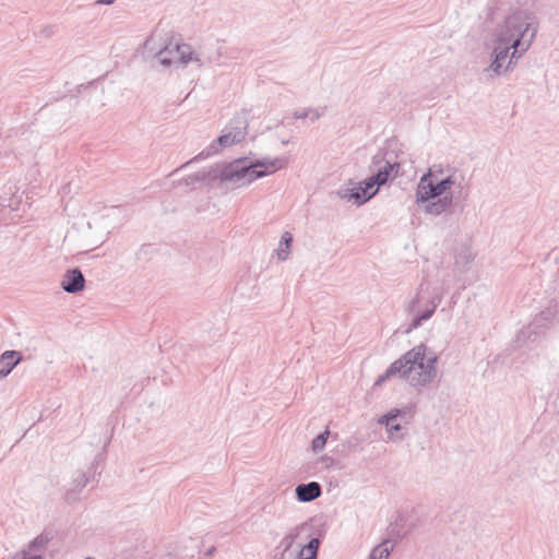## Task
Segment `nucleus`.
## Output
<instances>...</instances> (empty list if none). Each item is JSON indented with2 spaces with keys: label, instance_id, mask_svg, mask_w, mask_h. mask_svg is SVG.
<instances>
[{
  "label": "nucleus",
  "instance_id": "obj_1",
  "mask_svg": "<svg viewBox=\"0 0 559 559\" xmlns=\"http://www.w3.org/2000/svg\"><path fill=\"white\" fill-rule=\"evenodd\" d=\"M288 163L286 157L262 158L255 162H248L247 157L235 159L225 165H214L207 170H202L204 179L202 183L212 185L216 181L231 182L240 186L251 183L258 178H262L278 169L284 168Z\"/></svg>",
  "mask_w": 559,
  "mask_h": 559
},
{
  "label": "nucleus",
  "instance_id": "obj_2",
  "mask_svg": "<svg viewBox=\"0 0 559 559\" xmlns=\"http://www.w3.org/2000/svg\"><path fill=\"white\" fill-rule=\"evenodd\" d=\"M438 356L419 344L392 362L383 374L374 382L381 385L388 379L399 376L412 386H427L437 377Z\"/></svg>",
  "mask_w": 559,
  "mask_h": 559
},
{
  "label": "nucleus",
  "instance_id": "obj_3",
  "mask_svg": "<svg viewBox=\"0 0 559 559\" xmlns=\"http://www.w3.org/2000/svg\"><path fill=\"white\" fill-rule=\"evenodd\" d=\"M539 23L533 12L516 11L508 15L497 35V44L510 45L515 51H527L534 43Z\"/></svg>",
  "mask_w": 559,
  "mask_h": 559
},
{
  "label": "nucleus",
  "instance_id": "obj_4",
  "mask_svg": "<svg viewBox=\"0 0 559 559\" xmlns=\"http://www.w3.org/2000/svg\"><path fill=\"white\" fill-rule=\"evenodd\" d=\"M144 50L154 53V57L163 67H170L171 64H181L185 67L189 62H195L198 67H203L205 63L200 53L193 51L188 44L173 43V40H169L157 49L154 35L145 39Z\"/></svg>",
  "mask_w": 559,
  "mask_h": 559
},
{
  "label": "nucleus",
  "instance_id": "obj_5",
  "mask_svg": "<svg viewBox=\"0 0 559 559\" xmlns=\"http://www.w3.org/2000/svg\"><path fill=\"white\" fill-rule=\"evenodd\" d=\"M430 176L431 173L429 170L420 178L416 190V203H426L429 200H435L449 194V190L455 185L453 176H448L437 183L432 182Z\"/></svg>",
  "mask_w": 559,
  "mask_h": 559
},
{
  "label": "nucleus",
  "instance_id": "obj_6",
  "mask_svg": "<svg viewBox=\"0 0 559 559\" xmlns=\"http://www.w3.org/2000/svg\"><path fill=\"white\" fill-rule=\"evenodd\" d=\"M370 168L373 170L372 181L383 186L397 177L401 165L389 159L388 152L380 151L372 157Z\"/></svg>",
  "mask_w": 559,
  "mask_h": 559
},
{
  "label": "nucleus",
  "instance_id": "obj_7",
  "mask_svg": "<svg viewBox=\"0 0 559 559\" xmlns=\"http://www.w3.org/2000/svg\"><path fill=\"white\" fill-rule=\"evenodd\" d=\"M61 287L69 294L82 292L85 287V277L81 270L78 267L68 270L63 275Z\"/></svg>",
  "mask_w": 559,
  "mask_h": 559
},
{
  "label": "nucleus",
  "instance_id": "obj_8",
  "mask_svg": "<svg viewBox=\"0 0 559 559\" xmlns=\"http://www.w3.org/2000/svg\"><path fill=\"white\" fill-rule=\"evenodd\" d=\"M360 186H362V193L358 194L357 192L354 193H344V198H347L349 200H354L356 204L361 205L369 201L378 191V188L381 187L379 182L372 181V176L365 179Z\"/></svg>",
  "mask_w": 559,
  "mask_h": 559
},
{
  "label": "nucleus",
  "instance_id": "obj_9",
  "mask_svg": "<svg viewBox=\"0 0 559 559\" xmlns=\"http://www.w3.org/2000/svg\"><path fill=\"white\" fill-rule=\"evenodd\" d=\"M510 49H512L510 45L498 44L495 46L491 52L492 59L488 70H491L496 75L506 73L507 71H503V62L509 57Z\"/></svg>",
  "mask_w": 559,
  "mask_h": 559
},
{
  "label": "nucleus",
  "instance_id": "obj_10",
  "mask_svg": "<svg viewBox=\"0 0 559 559\" xmlns=\"http://www.w3.org/2000/svg\"><path fill=\"white\" fill-rule=\"evenodd\" d=\"M296 498L300 502H311L322 495L321 485L317 481L300 484L295 489Z\"/></svg>",
  "mask_w": 559,
  "mask_h": 559
},
{
  "label": "nucleus",
  "instance_id": "obj_11",
  "mask_svg": "<svg viewBox=\"0 0 559 559\" xmlns=\"http://www.w3.org/2000/svg\"><path fill=\"white\" fill-rule=\"evenodd\" d=\"M424 204V212L429 215L438 216L447 212L453 204V194L449 193L433 201H428Z\"/></svg>",
  "mask_w": 559,
  "mask_h": 559
},
{
  "label": "nucleus",
  "instance_id": "obj_12",
  "mask_svg": "<svg viewBox=\"0 0 559 559\" xmlns=\"http://www.w3.org/2000/svg\"><path fill=\"white\" fill-rule=\"evenodd\" d=\"M22 359L20 352L5 350L0 356V379L8 377Z\"/></svg>",
  "mask_w": 559,
  "mask_h": 559
},
{
  "label": "nucleus",
  "instance_id": "obj_13",
  "mask_svg": "<svg viewBox=\"0 0 559 559\" xmlns=\"http://www.w3.org/2000/svg\"><path fill=\"white\" fill-rule=\"evenodd\" d=\"M441 299H442V297L439 295L432 297V299L430 300V307L427 308L421 313L414 317V319L412 320L409 325L406 328L405 333L412 332L413 330L419 328L424 321H427L428 319H430L432 317V314L435 313L438 305L441 302Z\"/></svg>",
  "mask_w": 559,
  "mask_h": 559
},
{
  "label": "nucleus",
  "instance_id": "obj_14",
  "mask_svg": "<svg viewBox=\"0 0 559 559\" xmlns=\"http://www.w3.org/2000/svg\"><path fill=\"white\" fill-rule=\"evenodd\" d=\"M403 414H405L404 411L395 408L390 411L379 419L380 424L386 426V430L391 438H394L395 433L402 429V426L395 423V419Z\"/></svg>",
  "mask_w": 559,
  "mask_h": 559
},
{
  "label": "nucleus",
  "instance_id": "obj_15",
  "mask_svg": "<svg viewBox=\"0 0 559 559\" xmlns=\"http://www.w3.org/2000/svg\"><path fill=\"white\" fill-rule=\"evenodd\" d=\"M246 126L245 127H236L234 132H227L218 136L217 143L223 146H230L233 144H237L241 142L246 136Z\"/></svg>",
  "mask_w": 559,
  "mask_h": 559
},
{
  "label": "nucleus",
  "instance_id": "obj_16",
  "mask_svg": "<svg viewBox=\"0 0 559 559\" xmlns=\"http://www.w3.org/2000/svg\"><path fill=\"white\" fill-rule=\"evenodd\" d=\"M455 265L465 269L475 259V252L469 246H461L455 253Z\"/></svg>",
  "mask_w": 559,
  "mask_h": 559
},
{
  "label": "nucleus",
  "instance_id": "obj_17",
  "mask_svg": "<svg viewBox=\"0 0 559 559\" xmlns=\"http://www.w3.org/2000/svg\"><path fill=\"white\" fill-rule=\"evenodd\" d=\"M53 538L51 532L44 531L38 536H36L33 540H31L27 545L28 551H39L44 550L49 542Z\"/></svg>",
  "mask_w": 559,
  "mask_h": 559
},
{
  "label": "nucleus",
  "instance_id": "obj_18",
  "mask_svg": "<svg viewBox=\"0 0 559 559\" xmlns=\"http://www.w3.org/2000/svg\"><path fill=\"white\" fill-rule=\"evenodd\" d=\"M319 547V538H311L308 544L298 551L296 559H317Z\"/></svg>",
  "mask_w": 559,
  "mask_h": 559
},
{
  "label": "nucleus",
  "instance_id": "obj_19",
  "mask_svg": "<svg viewBox=\"0 0 559 559\" xmlns=\"http://www.w3.org/2000/svg\"><path fill=\"white\" fill-rule=\"evenodd\" d=\"M393 548L394 544L390 539H384L371 550L368 559H388Z\"/></svg>",
  "mask_w": 559,
  "mask_h": 559
},
{
  "label": "nucleus",
  "instance_id": "obj_20",
  "mask_svg": "<svg viewBox=\"0 0 559 559\" xmlns=\"http://www.w3.org/2000/svg\"><path fill=\"white\" fill-rule=\"evenodd\" d=\"M326 106H323L321 108H307L301 111L297 110L293 114L295 119H306L309 118L311 122L317 121L320 119L326 111Z\"/></svg>",
  "mask_w": 559,
  "mask_h": 559
},
{
  "label": "nucleus",
  "instance_id": "obj_21",
  "mask_svg": "<svg viewBox=\"0 0 559 559\" xmlns=\"http://www.w3.org/2000/svg\"><path fill=\"white\" fill-rule=\"evenodd\" d=\"M293 243V235L289 231H285L280 241V250L277 251V258L281 261L287 260L289 255V249Z\"/></svg>",
  "mask_w": 559,
  "mask_h": 559
},
{
  "label": "nucleus",
  "instance_id": "obj_22",
  "mask_svg": "<svg viewBox=\"0 0 559 559\" xmlns=\"http://www.w3.org/2000/svg\"><path fill=\"white\" fill-rule=\"evenodd\" d=\"M88 483V477L82 471H78L75 476L72 479V488L67 492V499L71 500V495L73 492H79L82 488H84Z\"/></svg>",
  "mask_w": 559,
  "mask_h": 559
},
{
  "label": "nucleus",
  "instance_id": "obj_23",
  "mask_svg": "<svg viewBox=\"0 0 559 559\" xmlns=\"http://www.w3.org/2000/svg\"><path fill=\"white\" fill-rule=\"evenodd\" d=\"M302 526L293 528L280 543L277 549H282L281 558L293 547L295 539L299 536V531Z\"/></svg>",
  "mask_w": 559,
  "mask_h": 559
},
{
  "label": "nucleus",
  "instance_id": "obj_24",
  "mask_svg": "<svg viewBox=\"0 0 559 559\" xmlns=\"http://www.w3.org/2000/svg\"><path fill=\"white\" fill-rule=\"evenodd\" d=\"M330 430L326 428L323 432L319 433L311 442V449L313 452L321 451L328 441Z\"/></svg>",
  "mask_w": 559,
  "mask_h": 559
},
{
  "label": "nucleus",
  "instance_id": "obj_25",
  "mask_svg": "<svg viewBox=\"0 0 559 559\" xmlns=\"http://www.w3.org/2000/svg\"><path fill=\"white\" fill-rule=\"evenodd\" d=\"M156 251L153 245L151 243H144L140 247L136 258L138 260H148L151 259L152 254Z\"/></svg>",
  "mask_w": 559,
  "mask_h": 559
},
{
  "label": "nucleus",
  "instance_id": "obj_26",
  "mask_svg": "<svg viewBox=\"0 0 559 559\" xmlns=\"http://www.w3.org/2000/svg\"><path fill=\"white\" fill-rule=\"evenodd\" d=\"M526 51H515V49H512V52H509V61L508 64L504 67L503 71H510L513 69V67L516 64L518 60L525 53Z\"/></svg>",
  "mask_w": 559,
  "mask_h": 559
},
{
  "label": "nucleus",
  "instance_id": "obj_27",
  "mask_svg": "<svg viewBox=\"0 0 559 559\" xmlns=\"http://www.w3.org/2000/svg\"><path fill=\"white\" fill-rule=\"evenodd\" d=\"M202 179H204L203 175L201 174V171H198L195 174H192V175H189L187 176L182 182L186 185V186H193L195 183H202Z\"/></svg>",
  "mask_w": 559,
  "mask_h": 559
},
{
  "label": "nucleus",
  "instance_id": "obj_28",
  "mask_svg": "<svg viewBox=\"0 0 559 559\" xmlns=\"http://www.w3.org/2000/svg\"><path fill=\"white\" fill-rule=\"evenodd\" d=\"M210 154H211L210 152H207L206 154H204V152H201L200 154L194 156L192 159H190L187 163H185L180 168H183V167L188 166L189 164H191L193 162L201 160V159L205 158L206 156H209Z\"/></svg>",
  "mask_w": 559,
  "mask_h": 559
},
{
  "label": "nucleus",
  "instance_id": "obj_29",
  "mask_svg": "<svg viewBox=\"0 0 559 559\" xmlns=\"http://www.w3.org/2000/svg\"><path fill=\"white\" fill-rule=\"evenodd\" d=\"M418 302H419V297H418V295H416V297H415V298H413V299L409 301V304H408V306H407V311H408V312H414Z\"/></svg>",
  "mask_w": 559,
  "mask_h": 559
},
{
  "label": "nucleus",
  "instance_id": "obj_30",
  "mask_svg": "<svg viewBox=\"0 0 559 559\" xmlns=\"http://www.w3.org/2000/svg\"><path fill=\"white\" fill-rule=\"evenodd\" d=\"M354 192H357L358 194H361L362 193V186H360V183H359L358 187H355L353 189H347L345 193H354Z\"/></svg>",
  "mask_w": 559,
  "mask_h": 559
},
{
  "label": "nucleus",
  "instance_id": "obj_31",
  "mask_svg": "<svg viewBox=\"0 0 559 559\" xmlns=\"http://www.w3.org/2000/svg\"><path fill=\"white\" fill-rule=\"evenodd\" d=\"M321 461L324 462L326 464V466H329V465L334 463V460L331 456H328V455H323L321 457Z\"/></svg>",
  "mask_w": 559,
  "mask_h": 559
},
{
  "label": "nucleus",
  "instance_id": "obj_32",
  "mask_svg": "<svg viewBox=\"0 0 559 559\" xmlns=\"http://www.w3.org/2000/svg\"><path fill=\"white\" fill-rule=\"evenodd\" d=\"M116 0H97L95 4H105V5H111L115 3Z\"/></svg>",
  "mask_w": 559,
  "mask_h": 559
},
{
  "label": "nucleus",
  "instance_id": "obj_33",
  "mask_svg": "<svg viewBox=\"0 0 559 559\" xmlns=\"http://www.w3.org/2000/svg\"><path fill=\"white\" fill-rule=\"evenodd\" d=\"M214 552H215V547L213 546L206 550L205 556L211 557V556H213Z\"/></svg>",
  "mask_w": 559,
  "mask_h": 559
},
{
  "label": "nucleus",
  "instance_id": "obj_34",
  "mask_svg": "<svg viewBox=\"0 0 559 559\" xmlns=\"http://www.w3.org/2000/svg\"><path fill=\"white\" fill-rule=\"evenodd\" d=\"M97 464H98V460H97V459H95V461L92 463V466H91V467H92V468H95Z\"/></svg>",
  "mask_w": 559,
  "mask_h": 559
},
{
  "label": "nucleus",
  "instance_id": "obj_35",
  "mask_svg": "<svg viewBox=\"0 0 559 559\" xmlns=\"http://www.w3.org/2000/svg\"><path fill=\"white\" fill-rule=\"evenodd\" d=\"M282 144H283V145H287V144H288V140H284V141H282Z\"/></svg>",
  "mask_w": 559,
  "mask_h": 559
},
{
  "label": "nucleus",
  "instance_id": "obj_36",
  "mask_svg": "<svg viewBox=\"0 0 559 559\" xmlns=\"http://www.w3.org/2000/svg\"><path fill=\"white\" fill-rule=\"evenodd\" d=\"M85 559H94V558H92V557H86Z\"/></svg>",
  "mask_w": 559,
  "mask_h": 559
}]
</instances>
